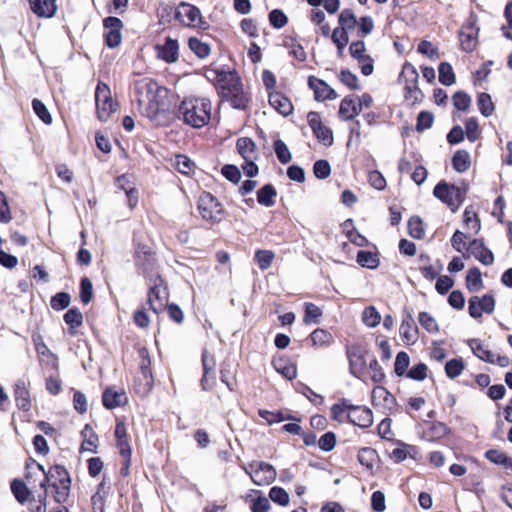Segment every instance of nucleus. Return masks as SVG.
Returning a JSON list of instances; mask_svg holds the SVG:
<instances>
[{
	"label": "nucleus",
	"instance_id": "13",
	"mask_svg": "<svg viewBox=\"0 0 512 512\" xmlns=\"http://www.w3.org/2000/svg\"><path fill=\"white\" fill-rule=\"evenodd\" d=\"M347 420L358 427L368 428L373 424V414L365 406L353 405L350 408L349 414H347Z\"/></svg>",
	"mask_w": 512,
	"mask_h": 512
},
{
	"label": "nucleus",
	"instance_id": "2",
	"mask_svg": "<svg viewBox=\"0 0 512 512\" xmlns=\"http://www.w3.org/2000/svg\"><path fill=\"white\" fill-rule=\"evenodd\" d=\"M217 79V88L223 100L230 102L235 109H245L248 98L243 92L242 83L232 73L214 72Z\"/></svg>",
	"mask_w": 512,
	"mask_h": 512
},
{
	"label": "nucleus",
	"instance_id": "63",
	"mask_svg": "<svg viewBox=\"0 0 512 512\" xmlns=\"http://www.w3.org/2000/svg\"><path fill=\"white\" fill-rule=\"evenodd\" d=\"M434 121V116L428 111H422L417 117L416 130L421 132L429 129Z\"/></svg>",
	"mask_w": 512,
	"mask_h": 512
},
{
	"label": "nucleus",
	"instance_id": "48",
	"mask_svg": "<svg viewBox=\"0 0 512 512\" xmlns=\"http://www.w3.org/2000/svg\"><path fill=\"white\" fill-rule=\"evenodd\" d=\"M322 316V310L314 303H305L304 322L306 324L318 323Z\"/></svg>",
	"mask_w": 512,
	"mask_h": 512
},
{
	"label": "nucleus",
	"instance_id": "60",
	"mask_svg": "<svg viewBox=\"0 0 512 512\" xmlns=\"http://www.w3.org/2000/svg\"><path fill=\"white\" fill-rule=\"evenodd\" d=\"M269 22L274 28L281 29L287 24L288 18L282 10L274 9L269 13Z\"/></svg>",
	"mask_w": 512,
	"mask_h": 512
},
{
	"label": "nucleus",
	"instance_id": "28",
	"mask_svg": "<svg viewBox=\"0 0 512 512\" xmlns=\"http://www.w3.org/2000/svg\"><path fill=\"white\" fill-rule=\"evenodd\" d=\"M164 291L158 285H154L148 292L147 303L149 308L156 314H158L164 307Z\"/></svg>",
	"mask_w": 512,
	"mask_h": 512
},
{
	"label": "nucleus",
	"instance_id": "20",
	"mask_svg": "<svg viewBox=\"0 0 512 512\" xmlns=\"http://www.w3.org/2000/svg\"><path fill=\"white\" fill-rule=\"evenodd\" d=\"M57 0H29L30 9L38 17L51 18L57 11Z\"/></svg>",
	"mask_w": 512,
	"mask_h": 512
},
{
	"label": "nucleus",
	"instance_id": "12",
	"mask_svg": "<svg viewBox=\"0 0 512 512\" xmlns=\"http://www.w3.org/2000/svg\"><path fill=\"white\" fill-rule=\"evenodd\" d=\"M13 396L18 409L29 411L32 407V400L29 391V382L18 379L13 384Z\"/></svg>",
	"mask_w": 512,
	"mask_h": 512
},
{
	"label": "nucleus",
	"instance_id": "10",
	"mask_svg": "<svg viewBox=\"0 0 512 512\" xmlns=\"http://www.w3.org/2000/svg\"><path fill=\"white\" fill-rule=\"evenodd\" d=\"M494 309L495 300L490 294H485L482 297L472 296L468 301V312L474 319L481 318L483 313L491 314Z\"/></svg>",
	"mask_w": 512,
	"mask_h": 512
},
{
	"label": "nucleus",
	"instance_id": "25",
	"mask_svg": "<svg viewBox=\"0 0 512 512\" xmlns=\"http://www.w3.org/2000/svg\"><path fill=\"white\" fill-rule=\"evenodd\" d=\"M103 405L107 409H114L120 407L127 402V396L124 392L115 391L112 388H107L102 395Z\"/></svg>",
	"mask_w": 512,
	"mask_h": 512
},
{
	"label": "nucleus",
	"instance_id": "11",
	"mask_svg": "<svg viewBox=\"0 0 512 512\" xmlns=\"http://www.w3.org/2000/svg\"><path fill=\"white\" fill-rule=\"evenodd\" d=\"M103 26L107 30V33L105 35L107 46L110 48H115L119 46L122 42V21L117 17L110 16L104 19Z\"/></svg>",
	"mask_w": 512,
	"mask_h": 512
},
{
	"label": "nucleus",
	"instance_id": "43",
	"mask_svg": "<svg viewBox=\"0 0 512 512\" xmlns=\"http://www.w3.org/2000/svg\"><path fill=\"white\" fill-rule=\"evenodd\" d=\"M408 230L411 237L422 239L425 235L422 219L418 216H412L408 221Z\"/></svg>",
	"mask_w": 512,
	"mask_h": 512
},
{
	"label": "nucleus",
	"instance_id": "39",
	"mask_svg": "<svg viewBox=\"0 0 512 512\" xmlns=\"http://www.w3.org/2000/svg\"><path fill=\"white\" fill-rule=\"evenodd\" d=\"M353 405L349 404L347 399H342L339 403L334 404L331 407V416L334 420L342 423L347 418V414H349L350 408Z\"/></svg>",
	"mask_w": 512,
	"mask_h": 512
},
{
	"label": "nucleus",
	"instance_id": "1",
	"mask_svg": "<svg viewBox=\"0 0 512 512\" xmlns=\"http://www.w3.org/2000/svg\"><path fill=\"white\" fill-rule=\"evenodd\" d=\"M135 96L140 112L150 120H156L166 110L168 90L151 78L135 82Z\"/></svg>",
	"mask_w": 512,
	"mask_h": 512
},
{
	"label": "nucleus",
	"instance_id": "33",
	"mask_svg": "<svg viewBox=\"0 0 512 512\" xmlns=\"http://www.w3.org/2000/svg\"><path fill=\"white\" fill-rule=\"evenodd\" d=\"M471 165L470 154L465 150H458L455 152L452 158L453 168L459 172H466Z\"/></svg>",
	"mask_w": 512,
	"mask_h": 512
},
{
	"label": "nucleus",
	"instance_id": "42",
	"mask_svg": "<svg viewBox=\"0 0 512 512\" xmlns=\"http://www.w3.org/2000/svg\"><path fill=\"white\" fill-rule=\"evenodd\" d=\"M439 81L446 86L455 83V74L452 66L447 62H442L438 67Z\"/></svg>",
	"mask_w": 512,
	"mask_h": 512
},
{
	"label": "nucleus",
	"instance_id": "44",
	"mask_svg": "<svg viewBox=\"0 0 512 512\" xmlns=\"http://www.w3.org/2000/svg\"><path fill=\"white\" fill-rule=\"evenodd\" d=\"M463 221L465 226L468 229H471L474 231L475 234H477L480 231L481 224L480 220L476 214V212L471 209L470 207H467L463 214Z\"/></svg>",
	"mask_w": 512,
	"mask_h": 512
},
{
	"label": "nucleus",
	"instance_id": "54",
	"mask_svg": "<svg viewBox=\"0 0 512 512\" xmlns=\"http://www.w3.org/2000/svg\"><path fill=\"white\" fill-rule=\"evenodd\" d=\"M376 457V451L372 448H362L359 450L357 458L361 465L368 469L373 468V462Z\"/></svg>",
	"mask_w": 512,
	"mask_h": 512
},
{
	"label": "nucleus",
	"instance_id": "57",
	"mask_svg": "<svg viewBox=\"0 0 512 512\" xmlns=\"http://www.w3.org/2000/svg\"><path fill=\"white\" fill-rule=\"evenodd\" d=\"M464 369V363L462 359L449 360L445 365V372L447 377L454 379L458 377Z\"/></svg>",
	"mask_w": 512,
	"mask_h": 512
},
{
	"label": "nucleus",
	"instance_id": "9",
	"mask_svg": "<svg viewBox=\"0 0 512 512\" xmlns=\"http://www.w3.org/2000/svg\"><path fill=\"white\" fill-rule=\"evenodd\" d=\"M175 18L188 27H201L203 24L199 8L186 2L179 4L175 12Z\"/></svg>",
	"mask_w": 512,
	"mask_h": 512
},
{
	"label": "nucleus",
	"instance_id": "58",
	"mask_svg": "<svg viewBox=\"0 0 512 512\" xmlns=\"http://www.w3.org/2000/svg\"><path fill=\"white\" fill-rule=\"evenodd\" d=\"M270 499L281 506H287L289 504V495L281 487H272L269 492Z\"/></svg>",
	"mask_w": 512,
	"mask_h": 512
},
{
	"label": "nucleus",
	"instance_id": "18",
	"mask_svg": "<svg viewBox=\"0 0 512 512\" xmlns=\"http://www.w3.org/2000/svg\"><path fill=\"white\" fill-rule=\"evenodd\" d=\"M114 433L120 454L129 463L131 461V447L128 441L126 425L123 422H118Z\"/></svg>",
	"mask_w": 512,
	"mask_h": 512
},
{
	"label": "nucleus",
	"instance_id": "59",
	"mask_svg": "<svg viewBox=\"0 0 512 512\" xmlns=\"http://www.w3.org/2000/svg\"><path fill=\"white\" fill-rule=\"evenodd\" d=\"M32 107L36 115L45 123L50 124L52 122L51 114L48 109L44 105L42 101L39 99H33Z\"/></svg>",
	"mask_w": 512,
	"mask_h": 512
},
{
	"label": "nucleus",
	"instance_id": "21",
	"mask_svg": "<svg viewBox=\"0 0 512 512\" xmlns=\"http://www.w3.org/2000/svg\"><path fill=\"white\" fill-rule=\"evenodd\" d=\"M400 335L403 341L408 345L415 344L418 340V327L411 314H407L403 318L400 325Z\"/></svg>",
	"mask_w": 512,
	"mask_h": 512
},
{
	"label": "nucleus",
	"instance_id": "31",
	"mask_svg": "<svg viewBox=\"0 0 512 512\" xmlns=\"http://www.w3.org/2000/svg\"><path fill=\"white\" fill-rule=\"evenodd\" d=\"M419 75L417 69L409 62H406L399 76V81L405 86L418 85Z\"/></svg>",
	"mask_w": 512,
	"mask_h": 512
},
{
	"label": "nucleus",
	"instance_id": "50",
	"mask_svg": "<svg viewBox=\"0 0 512 512\" xmlns=\"http://www.w3.org/2000/svg\"><path fill=\"white\" fill-rule=\"evenodd\" d=\"M454 107L459 111H467L471 106V97L464 91H457L452 97Z\"/></svg>",
	"mask_w": 512,
	"mask_h": 512
},
{
	"label": "nucleus",
	"instance_id": "6",
	"mask_svg": "<svg viewBox=\"0 0 512 512\" xmlns=\"http://www.w3.org/2000/svg\"><path fill=\"white\" fill-rule=\"evenodd\" d=\"M436 198L444 202L453 212L462 204L465 191L455 185H449L445 181L439 182L433 190Z\"/></svg>",
	"mask_w": 512,
	"mask_h": 512
},
{
	"label": "nucleus",
	"instance_id": "45",
	"mask_svg": "<svg viewBox=\"0 0 512 512\" xmlns=\"http://www.w3.org/2000/svg\"><path fill=\"white\" fill-rule=\"evenodd\" d=\"M254 258L259 268L264 271L271 266L275 258V254L271 250H257Z\"/></svg>",
	"mask_w": 512,
	"mask_h": 512
},
{
	"label": "nucleus",
	"instance_id": "62",
	"mask_svg": "<svg viewBox=\"0 0 512 512\" xmlns=\"http://www.w3.org/2000/svg\"><path fill=\"white\" fill-rule=\"evenodd\" d=\"M70 304V295L65 292L55 294L51 299V307L54 310H63Z\"/></svg>",
	"mask_w": 512,
	"mask_h": 512
},
{
	"label": "nucleus",
	"instance_id": "22",
	"mask_svg": "<svg viewBox=\"0 0 512 512\" xmlns=\"http://www.w3.org/2000/svg\"><path fill=\"white\" fill-rule=\"evenodd\" d=\"M339 27L333 31H337L342 35H348L349 32L354 30L358 26V19L351 9H343L338 17Z\"/></svg>",
	"mask_w": 512,
	"mask_h": 512
},
{
	"label": "nucleus",
	"instance_id": "3",
	"mask_svg": "<svg viewBox=\"0 0 512 512\" xmlns=\"http://www.w3.org/2000/svg\"><path fill=\"white\" fill-rule=\"evenodd\" d=\"M211 114V103L204 98H189L181 102L178 117L192 127L200 128L207 124Z\"/></svg>",
	"mask_w": 512,
	"mask_h": 512
},
{
	"label": "nucleus",
	"instance_id": "17",
	"mask_svg": "<svg viewBox=\"0 0 512 512\" xmlns=\"http://www.w3.org/2000/svg\"><path fill=\"white\" fill-rule=\"evenodd\" d=\"M350 372L353 376L361 378L366 368V360L363 351L359 347L347 349Z\"/></svg>",
	"mask_w": 512,
	"mask_h": 512
},
{
	"label": "nucleus",
	"instance_id": "14",
	"mask_svg": "<svg viewBox=\"0 0 512 512\" xmlns=\"http://www.w3.org/2000/svg\"><path fill=\"white\" fill-rule=\"evenodd\" d=\"M308 85L313 90L315 99L318 101L334 100L337 93L326 82L314 76L308 78Z\"/></svg>",
	"mask_w": 512,
	"mask_h": 512
},
{
	"label": "nucleus",
	"instance_id": "49",
	"mask_svg": "<svg viewBox=\"0 0 512 512\" xmlns=\"http://www.w3.org/2000/svg\"><path fill=\"white\" fill-rule=\"evenodd\" d=\"M188 45L189 48L201 59L206 58L210 54V46L197 38H190Z\"/></svg>",
	"mask_w": 512,
	"mask_h": 512
},
{
	"label": "nucleus",
	"instance_id": "47",
	"mask_svg": "<svg viewBox=\"0 0 512 512\" xmlns=\"http://www.w3.org/2000/svg\"><path fill=\"white\" fill-rule=\"evenodd\" d=\"M357 262L362 267H367L370 269L376 268L379 264V260L376 254L364 250H361L357 253Z\"/></svg>",
	"mask_w": 512,
	"mask_h": 512
},
{
	"label": "nucleus",
	"instance_id": "55",
	"mask_svg": "<svg viewBox=\"0 0 512 512\" xmlns=\"http://www.w3.org/2000/svg\"><path fill=\"white\" fill-rule=\"evenodd\" d=\"M274 150L278 160L282 164H287L291 161V153L287 145L282 140L278 139L274 142Z\"/></svg>",
	"mask_w": 512,
	"mask_h": 512
},
{
	"label": "nucleus",
	"instance_id": "29",
	"mask_svg": "<svg viewBox=\"0 0 512 512\" xmlns=\"http://www.w3.org/2000/svg\"><path fill=\"white\" fill-rule=\"evenodd\" d=\"M276 189L271 184H266L257 191V201L265 207H272L275 204Z\"/></svg>",
	"mask_w": 512,
	"mask_h": 512
},
{
	"label": "nucleus",
	"instance_id": "56",
	"mask_svg": "<svg viewBox=\"0 0 512 512\" xmlns=\"http://www.w3.org/2000/svg\"><path fill=\"white\" fill-rule=\"evenodd\" d=\"M410 363L409 355L401 351L396 355L395 363H394V371L396 375L402 376L406 373L407 368Z\"/></svg>",
	"mask_w": 512,
	"mask_h": 512
},
{
	"label": "nucleus",
	"instance_id": "7",
	"mask_svg": "<svg viewBox=\"0 0 512 512\" xmlns=\"http://www.w3.org/2000/svg\"><path fill=\"white\" fill-rule=\"evenodd\" d=\"M243 469L257 486H267L271 484L277 476L275 468L271 464L263 461H253L243 467Z\"/></svg>",
	"mask_w": 512,
	"mask_h": 512
},
{
	"label": "nucleus",
	"instance_id": "46",
	"mask_svg": "<svg viewBox=\"0 0 512 512\" xmlns=\"http://www.w3.org/2000/svg\"><path fill=\"white\" fill-rule=\"evenodd\" d=\"M175 168L182 174L189 175L194 170V162L185 155L179 154L175 156Z\"/></svg>",
	"mask_w": 512,
	"mask_h": 512
},
{
	"label": "nucleus",
	"instance_id": "40",
	"mask_svg": "<svg viewBox=\"0 0 512 512\" xmlns=\"http://www.w3.org/2000/svg\"><path fill=\"white\" fill-rule=\"evenodd\" d=\"M11 491L17 501L21 504L25 503L29 499L30 491L21 480L15 479L11 482Z\"/></svg>",
	"mask_w": 512,
	"mask_h": 512
},
{
	"label": "nucleus",
	"instance_id": "37",
	"mask_svg": "<svg viewBox=\"0 0 512 512\" xmlns=\"http://www.w3.org/2000/svg\"><path fill=\"white\" fill-rule=\"evenodd\" d=\"M311 342L315 347L329 346L332 341V335L324 329H315L310 335Z\"/></svg>",
	"mask_w": 512,
	"mask_h": 512
},
{
	"label": "nucleus",
	"instance_id": "32",
	"mask_svg": "<svg viewBox=\"0 0 512 512\" xmlns=\"http://www.w3.org/2000/svg\"><path fill=\"white\" fill-rule=\"evenodd\" d=\"M486 459H488L490 462L501 465L505 469L512 470V458L508 457L506 453L497 450V449H490L486 451L485 453Z\"/></svg>",
	"mask_w": 512,
	"mask_h": 512
},
{
	"label": "nucleus",
	"instance_id": "51",
	"mask_svg": "<svg viewBox=\"0 0 512 512\" xmlns=\"http://www.w3.org/2000/svg\"><path fill=\"white\" fill-rule=\"evenodd\" d=\"M477 105L482 115H484L485 117L492 115L494 111V104L489 94H479L477 99Z\"/></svg>",
	"mask_w": 512,
	"mask_h": 512
},
{
	"label": "nucleus",
	"instance_id": "16",
	"mask_svg": "<svg viewBox=\"0 0 512 512\" xmlns=\"http://www.w3.org/2000/svg\"><path fill=\"white\" fill-rule=\"evenodd\" d=\"M203 376L201 378V386L203 390L211 389L215 380V359L214 356L206 350L202 353Z\"/></svg>",
	"mask_w": 512,
	"mask_h": 512
},
{
	"label": "nucleus",
	"instance_id": "5",
	"mask_svg": "<svg viewBox=\"0 0 512 512\" xmlns=\"http://www.w3.org/2000/svg\"><path fill=\"white\" fill-rule=\"evenodd\" d=\"M95 102L97 117L100 121L106 122L110 116L117 111L118 104L111 97L109 86L99 82L95 91Z\"/></svg>",
	"mask_w": 512,
	"mask_h": 512
},
{
	"label": "nucleus",
	"instance_id": "36",
	"mask_svg": "<svg viewBox=\"0 0 512 512\" xmlns=\"http://www.w3.org/2000/svg\"><path fill=\"white\" fill-rule=\"evenodd\" d=\"M70 484L71 481H53L50 483V486L54 489V499L57 503H65L67 501L70 494Z\"/></svg>",
	"mask_w": 512,
	"mask_h": 512
},
{
	"label": "nucleus",
	"instance_id": "19",
	"mask_svg": "<svg viewBox=\"0 0 512 512\" xmlns=\"http://www.w3.org/2000/svg\"><path fill=\"white\" fill-rule=\"evenodd\" d=\"M150 361H143L141 365L140 375L137 377L135 381V389L138 393L143 395L147 394L151 391L153 386V377L151 373V369L149 367Z\"/></svg>",
	"mask_w": 512,
	"mask_h": 512
},
{
	"label": "nucleus",
	"instance_id": "52",
	"mask_svg": "<svg viewBox=\"0 0 512 512\" xmlns=\"http://www.w3.org/2000/svg\"><path fill=\"white\" fill-rule=\"evenodd\" d=\"M362 320L368 327H376L381 320V316L375 307L369 306L362 313Z\"/></svg>",
	"mask_w": 512,
	"mask_h": 512
},
{
	"label": "nucleus",
	"instance_id": "24",
	"mask_svg": "<svg viewBox=\"0 0 512 512\" xmlns=\"http://www.w3.org/2000/svg\"><path fill=\"white\" fill-rule=\"evenodd\" d=\"M269 103L275 110L284 116L291 114L293 111L291 101L279 92L269 93Z\"/></svg>",
	"mask_w": 512,
	"mask_h": 512
},
{
	"label": "nucleus",
	"instance_id": "30",
	"mask_svg": "<svg viewBox=\"0 0 512 512\" xmlns=\"http://www.w3.org/2000/svg\"><path fill=\"white\" fill-rule=\"evenodd\" d=\"M450 429L443 422H432L425 432L424 436L429 441H437L445 437Z\"/></svg>",
	"mask_w": 512,
	"mask_h": 512
},
{
	"label": "nucleus",
	"instance_id": "38",
	"mask_svg": "<svg viewBox=\"0 0 512 512\" xmlns=\"http://www.w3.org/2000/svg\"><path fill=\"white\" fill-rule=\"evenodd\" d=\"M466 286L469 291L475 292L482 288L483 282L481 272L477 267L471 268L467 272Z\"/></svg>",
	"mask_w": 512,
	"mask_h": 512
},
{
	"label": "nucleus",
	"instance_id": "64",
	"mask_svg": "<svg viewBox=\"0 0 512 512\" xmlns=\"http://www.w3.org/2000/svg\"><path fill=\"white\" fill-rule=\"evenodd\" d=\"M313 172L318 179H326L331 173V167L326 160H317L313 166Z\"/></svg>",
	"mask_w": 512,
	"mask_h": 512
},
{
	"label": "nucleus",
	"instance_id": "8",
	"mask_svg": "<svg viewBox=\"0 0 512 512\" xmlns=\"http://www.w3.org/2000/svg\"><path fill=\"white\" fill-rule=\"evenodd\" d=\"M198 210L204 220L217 223L222 220V204L210 193H203L199 197Z\"/></svg>",
	"mask_w": 512,
	"mask_h": 512
},
{
	"label": "nucleus",
	"instance_id": "53",
	"mask_svg": "<svg viewBox=\"0 0 512 512\" xmlns=\"http://www.w3.org/2000/svg\"><path fill=\"white\" fill-rule=\"evenodd\" d=\"M420 325L429 333H436L439 331L437 321L427 312H420L418 315Z\"/></svg>",
	"mask_w": 512,
	"mask_h": 512
},
{
	"label": "nucleus",
	"instance_id": "61",
	"mask_svg": "<svg viewBox=\"0 0 512 512\" xmlns=\"http://www.w3.org/2000/svg\"><path fill=\"white\" fill-rule=\"evenodd\" d=\"M93 296V285L89 278L84 277L80 283V298L84 304H88Z\"/></svg>",
	"mask_w": 512,
	"mask_h": 512
},
{
	"label": "nucleus",
	"instance_id": "23",
	"mask_svg": "<svg viewBox=\"0 0 512 512\" xmlns=\"http://www.w3.org/2000/svg\"><path fill=\"white\" fill-rule=\"evenodd\" d=\"M360 112L361 104H357L356 98H354V96H347L342 99L338 112L339 117L342 120H351Z\"/></svg>",
	"mask_w": 512,
	"mask_h": 512
},
{
	"label": "nucleus",
	"instance_id": "15",
	"mask_svg": "<svg viewBox=\"0 0 512 512\" xmlns=\"http://www.w3.org/2000/svg\"><path fill=\"white\" fill-rule=\"evenodd\" d=\"M467 251L483 265L489 266L494 262V255L492 251L484 245L482 240H472L469 243Z\"/></svg>",
	"mask_w": 512,
	"mask_h": 512
},
{
	"label": "nucleus",
	"instance_id": "26",
	"mask_svg": "<svg viewBox=\"0 0 512 512\" xmlns=\"http://www.w3.org/2000/svg\"><path fill=\"white\" fill-rule=\"evenodd\" d=\"M178 49L177 40L167 38L165 43L158 47V56L168 63H173L178 59Z\"/></svg>",
	"mask_w": 512,
	"mask_h": 512
},
{
	"label": "nucleus",
	"instance_id": "27",
	"mask_svg": "<svg viewBox=\"0 0 512 512\" xmlns=\"http://www.w3.org/2000/svg\"><path fill=\"white\" fill-rule=\"evenodd\" d=\"M372 402L374 405H383L391 409L395 405L394 396L383 386H376L372 391Z\"/></svg>",
	"mask_w": 512,
	"mask_h": 512
},
{
	"label": "nucleus",
	"instance_id": "34",
	"mask_svg": "<svg viewBox=\"0 0 512 512\" xmlns=\"http://www.w3.org/2000/svg\"><path fill=\"white\" fill-rule=\"evenodd\" d=\"M239 154L245 159L250 160L254 158L255 154V143L251 138L241 137L236 143Z\"/></svg>",
	"mask_w": 512,
	"mask_h": 512
},
{
	"label": "nucleus",
	"instance_id": "35",
	"mask_svg": "<svg viewBox=\"0 0 512 512\" xmlns=\"http://www.w3.org/2000/svg\"><path fill=\"white\" fill-rule=\"evenodd\" d=\"M275 370L283 375L286 379L292 380L297 375L296 366L284 359H277L272 362Z\"/></svg>",
	"mask_w": 512,
	"mask_h": 512
},
{
	"label": "nucleus",
	"instance_id": "41",
	"mask_svg": "<svg viewBox=\"0 0 512 512\" xmlns=\"http://www.w3.org/2000/svg\"><path fill=\"white\" fill-rule=\"evenodd\" d=\"M471 348L473 353L481 360L494 364V355L492 351L487 349L483 344H481L478 340H473L471 342Z\"/></svg>",
	"mask_w": 512,
	"mask_h": 512
},
{
	"label": "nucleus",
	"instance_id": "4",
	"mask_svg": "<svg viewBox=\"0 0 512 512\" xmlns=\"http://www.w3.org/2000/svg\"><path fill=\"white\" fill-rule=\"evenodd\" d=\"M27 479L30 480L32 477H41L39 485L42 489H44L43 495L39 496L40 502H45L47 498V485L50 482L57 481V482H64V481H71L68 471L65 469V467L60 465H55L49 469L48 472L44 470V467L37 463L36 461H33L31 464H27Z\"/></svg>",
	"mask_w": 512,
	"mask_h": 512
}]
</instances>
